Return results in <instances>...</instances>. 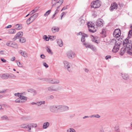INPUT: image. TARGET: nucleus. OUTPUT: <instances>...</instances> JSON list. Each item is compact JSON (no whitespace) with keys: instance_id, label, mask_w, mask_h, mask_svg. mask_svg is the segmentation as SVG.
<instances>
[{"instance_id":"7ed1b4c3","label":"nucleus","mask_w":132,"mask_h":132,"mask_svg":"<svg viewBox=\"0 0 132 132\" xmlns=\"http://www.w3.org/2000/svg\"><path fill=\"white\" fill-rule=\"evenodd\" d=\"M49 109L50 111L52 112H57L58 110H59V105L51 106L50 107Z\"/></svg>"},{"instance_id":"bf43d9fd","label":"nucleus","mask_w":132,"mask_h":132,"mask_svg":"<svg viewBox=\"0 0 132 132\" xmlns=\"http://www.w3.org/2000/svg\"><path fill=\"white\" fill-rule=\"evenodd\" d=\"M43 65L46 68H48V65L45 62L43 63Z\"/></svg>"},{"instance_id":"864d4df0","label":"nucleus","mask_w":132,"mask_h":132,"mask_svg":"<svg viewBox=\"0 0 132 132\" xmlns=\"http://www.w3.org/2000/svg\"><path fill=\"white\" fill-rule=\"evenodd\" d=\"M66 12H63L61 14V19L62 20V17L64 15H65L66 14Z\"/></svg>"},{"instance_id":"a211bd4d","label":"nucleus","mask_w":132,"mask_h":132,"mask_svg":"<svg viewBox=\"0 0 132 132\" xmlns=\"http://www.w3.org/2000/svg\"><path fill=\"white\" fill-rule=\"evenodd\" d=\"M48 90L51 92L57 91L58 89L54 88L53 87H50L48 88Z\"/></svg>"},{"instance_id":"e2e57ef3","label":"nucleus","mask_w":132,"mask_h":132,"mask_svg":"<svg viewBox=\"0 0 132 132\" xmlns=\"http://www.w3.org/2000/svg\"><path fill=\"white\" fill-rule=\"evenodd\" d=\"M100 116L98 114L94 115V117L99 118H100Z\"/></svg>"},{"instance_id":"b1692460","label":"nucleus","mask_w":132,"mask_h":132,"mask_svg":"<svg viewBox=\"0 0 132 132\" xmlns=\"http://www.w3.org/2000/svg\"><path fill=\"white\" fill-rule=\"evenodd\" d=\"M87 35L85 34H82L81 38V41L82 42H83L85 41V37H87Z\"/></svg>"},{"instance_id":"aec40b11","label":"nucleus","mask_w":132,"mask_h":132,"mask_svg":"<svg viewBox=\"0 0 132 132\" xmlns=\"http://www.w3.org/2000/svg\"><path fill=\"white\" fill-rule=\"evenodd\" d=\"M50 123L48 122H45L43 125V129H45L47 128L49 126Z\"/></svg>"},{"instance_id":"2f4dec72","label":"nucleus","mask_w":132,"mask_h":132,"mask_svg":"<svg viewBox=\"0 0 132 132\" xmlns=\"http://www.w3.org/2000/svg\"><path fill=\"white\" fill-rule=\"evenodd\" d=\"M29 125L31 128V127L32 128H36L37 126V124L35 123H29Z\"/></svg>"},{"instance_id":"7c9ffc66","label":"nucleus","mask_w":132,"mask_h":132,"mask_svg":"<svg viewBox=\"0 0 132 132\" xmlns=\"http://www.w3.org/2000/svg\"><path fill=\"white\" fill-rule=\"evenodd\" d=\"M21 55L24 57H27L28 56L27 53L25 51H23L20 52Z\"/></svg>"},{"instance_id":"4468645a","label":"nucleus","mask_w":132,"mask_h":132,"mask_svg":"<svg viewBox=\"0 0 132 132\" xmlns=\"http://www.w3.org/2000/svg\"><path fill=\"white\" fill-rule=\"evenodd\" d=\"M38 15V14L37 13H35L32 15L31 17L30 18H31L32 21H33L37 17Z\"/></svg>"},{"instance_id":"1a4fd4ad","label":"nucleus","mask_w":132,"mask_h":132,"mask_svg":"<svg viewBox=\"0 0 132 132\" xmlns=\"http://www.w3.org/2000/svg\"><path fill=\"white\" fill-rule=\"evenodd\" d=\"M120 44V43H118L117 44H116L112 50V51L113 52L115 53L118 51L119 50Z\"/></svg>"},{"instance_id":"393cba45","label":"nucleus","mask_w":132,"mask_h":132,"mask_svg":"<svg viewBox=\"0 0 132 132\" xmlns=\"http://www.w3.org/2000/svg\"><path fill=\"white\" fill-rule=\"evenodd\" d=\"M15 32V30L14 29H10L8 31V33L10 34H14Z\"/></svg>"},{"instance_id":"3c124183","label":"nucleus","mask_w":132,"mask_h":132,"mask_svg":"<svg viewBox=\"0 0 132 132\" xmlns=\"http://www.w3.org/2000/svg\"><path fill=\"white\" fill-rule=\"evenodd\" d=\"M22 94L21 93H15L14 94V95L15 96H17L19 97Z\"/></svg>"},{"instance_id":"f3484780","label":"nucleus","mask_w":132,"mask_h":132,"mask_svg":"<svg viewBox=\"0 0 132 132\" xmlns=\"http://www.w3.org/2000/svg\"><path fill=\"white\" fill-rule=\"evenodd\" d=\"M79 21V24L80 26L83 25L85 21V20L81 18H79L78 19Z\"/></svg>"},{"instance_id":"69168bd1","label":"nucleus","mask_w":132,"mask_h":132,"mask_svg":"<svg viewBox=\"0 0 132 132\" xmlns=\"http://www.w3.org/2000/svg\"><path fill=\"white\" fill-rule=\"evenodd\" d=\"M41 57L43 59H44L45 58V56L43 54H41L40 55Z\"/></svg>"},{"instance_id":"58836bf2","label":"nucleus","mask_w":132,"mask_h":132,"mask_svg":"<svg viewBox=\"0 0 132 132\" xmlns=\"http://www.w3.org/2000/svg\"><path fill=\"white\" fill-rule=\"evenodd\" d=\"M8 90V89H2L1 90H0V93H6L7 91Z\"/></svg>"},{"instance_id":"c85d7f7f","label":"nucleus","mask_w":132,"mask_h":132,"mask_svg":"<svg viewBox=\"0 0 132 132\" xmlns=\"http://www.w3.org/2000/svg\"><path fill=\"white\" fill-rule=\"evenodd\" d=\"M129 37H128L126 39H125V40H124L123 42V44L125 43L124 42H125V41H126V42H125L127 44H128V43H130V44H131L130 43L131 41L129 40Z\"/></svg>"},{"instance_id":"338daca9","label":"nucleus","mask_w":132,"mask_h":132,"mask_svg":"<svg viewBox=\"0 0 132 132\" xmlns=\"http://www.w3.org/2000/svg\"><path fill=\"white\" fill-rule=\"evenodd\" d=\"M1 60L3 62H5L6 61L3 58H1Z\"/></svg>"},{"instance_id":"bb28decb","label":"nucleus","mask_w":132,"mask_h":132,"mask_svg":"<svg viewBox=\"0 0 132 132\" xmlns=\"http://www.w3.org/2000/svg\"><path fill=\"white\" fill-rule=\"evenodd\" d=\"M83 45L85 46V47L87 48H89L90 47V43L88 42H85L83 43Z\"/></svg>"},{"instance_id":"9d476101","label":"nucleus","mask_w":132,"mask_h":132,"mask_svg":"<svg viewBox=\"0 0 132 132\" xmlns=\"http://www.w3.org/2000/svg\"><path fill=\"white\" fill-rule=\"evenodd\" d=\"M121 31L119 29H115L113 33V34L115 35V36L118 37L121 35Z\"/></svg>"},{"instance_id":"dca6fc26","label":"nucleus","mask_w":132,"mask_h":132,"mask_svg":"<svg viewBox=\"0 0 132 132\" xmlns=\"http://www.w3.org/2000/svg\"><path fill=\"white\" fill-rule=\"evenodd\" d=\"M1 77L3 79H7L9 77V74L4 73L1 76Z\"/></svg>"},{"instance_id":"8fccbe9b","label":"nucleus","mask_w":132,"mask_h":132,"mask_svg":"<svg viewBox=\"0 0 132 132\" xmlns=\"http://www.w3.org/2000/svg\"><path fill=\"white\" fill-rule=\"evenodd\" d=\"M16 63L20 67H22V65L18 61H16Z\"/></svg>"},{"instance_id":"473e14b6","label":"nucleus","mask_w":132,"mask_h":132,"mask_svg":"<svg viewBox=\"0 0 132 132\" xmlns=\"http://www.w3.org/2000/svg\"><path fill=\"white\" fill-rule=\"evenodd\" d=\"M63 0H59L57 2V3H61L60 5H61L62 4V3H63ZM56 3H54L52 5V7H51V9L52 8V7H53V6H54L55 5Z\"/></svg>"},{"instance_id":"39448f33","label":"nucleus","mask_w":132,"mask_h":132,"mask_svg":"<svg viewBox=\"0 0 132 132\" xmlns=\"http://www.w3.org/2000/svg\"><path fill=\"white\" fill-rule=\"evenodd\" d=\"M20 127L23 128H28V131L31 132V129L29 125V123H23L20 125Z\"/></svg>"},{"instance_id":"a19ab883","label":"nucleus","mask_w":132,"mask_h":132,"mask_svg":"<svg viewBox=\"0 0 132 132\" xmlns=\"http://www.w3.org/2000/svg\"><path fill=\"white\" fill-rule=\"evenodd\" d=\"M20 98L19 97L18 98L16 99L15 100V102L16 103H22V101H21V100L20 99Z\"/></svg>"},{"instance_id":"09e8293b","label":"nucleus","mask_w":132,"mask_h":132,"mask_svg":"<svg viewBox=\"0 0 132 132\" xmlns=\"http://www.w3.org/2000/svg\"><path fill=\"white\" fill-rule=\"evenodd\" d=\"M75 129L72 128H71L67 130V132H73L74 131Z\"/></svg>"},{"instance_id":"6ab92c4d","label":"nucleus","mask_w":132,"mask_h":132,"mask_svg":"<svg viewBox=\"0 0 132 132\" xmlns=\"http://www.w3.org/2000/svg\"><path fill=\"white\" fill-rule=\"evenodd\" d=\"M19 97L20 98V99L21 100L22 103L24 102L27 99V98L26 97L22 96V94Z\"/></svg>"},{"instance_id":"4c0bfd02","label":"nucleus","mask_w":132,"mask_h":132,"mask_svg":"<svg viewBox=\"0 0 132 132\" xmlns=\"http://www.w3.org/2000/svg\"><path fill=\"white\" fill-rule=\"evenodd\" d=\"M28 92H33V93H34V94H36V91L35 90L32 89H28Z\"/></svg>"},{"instance_id":"e433bc0d","label":"nucleus","mask_w":132,"mask_h":132,"mask_svg":"<svg viewBox=\"0 0 132 132\" xmlns=\"http://www.w3.org/2000/svg\"><path fill=\"white\" fill-rule=\"evenodd\" d=\"M33 21H31V18L30 17L27 19L26 21V23L27 24H28L32 22Z\"/></svg>"},{"instance_id":"4d7b16f0","label":"nucleus","mask_w":132,"mask_h":132,"mask_svg":"<svg viewBox=\"0 0 132 132\" xmlns=\"http://www.w3.org/2000/svg\"><path fill=\"white\" fill-rule=\"evenodd\" d=\"M128 36L129 37L130 36H132V30L129 31L128 32Z\"/></svg>"},{"instance_id":"de8ad7c7","label":"nucleus","mask_w":132,"mask_h":132,"mask_svg":"<svg viewBox=\"0 0 132 132\" xmlns=\"http://www.w3.org/2000/svg\"><path fill=\"white\" fill-rule=\"evenodd\" d=\"M47 98L49 100H51L53 99L54 98V97L52 95H50L48 96L47 97Z\"/></svg>"},{"instance_id":"c9c22d12","label":"nucleus","mask_w":132,"mask_h":132,"mask_svg":"<svg viewBox=\"0 0 132 132\" xmlns=\"http://www.w3.org/2000/svg\"><path fill=\"white\" fill-rule=\"evenodd\" d=\"M51 12V10H50L47 11H46V13L44 14V16H47Z\"/></svg>"},{"instance_id":"f8f14e48","label":"nucleus","mask_w":132,"mask_h":132,"mask_svg":"<svg viewBox=\"0 0 132 132\" xmlns=\"http://www.w3.org/2000/svg\"><path fill=\"white\" fill-rule=\"evenodd\" d=\"M63 63L64 67L66 68H67L68 70L70 71V70L69 69L70 67L69 62L67 61H63Z\"/></svg>"},{"instance_id":"a18cd8bd","label":"nucleus","mask_w":132,"mask_h":132,"mask_svg":"<svg viewBox=\"0 0 132 132\" xmlns=\"http://www.w3.org/2000/svg\"><path fill=\"white\" fill-rule=\"evenodd\" d=\"M56 36H50L49 37V39H51L52 40H54L55 39Z\"/></svg>"},{"instance_id":"72a5a7b5","label":"nucleus","mask_w":132,"mask_h":132,"mask_svg":"<svg viewBox=\"0 0 132 132\" xmlns=\"http://www.w3.org/2000/svg\"><path fill=\"white\" fill-rule=\"evenodd\" d=\"M13 42L11 41H8L6 43V45L9 46L11 47Z\"/></svg>"},{"instance_id":"0eeeda50","label":"nucleus","mask_w":132,"mask_h":132,"mask_svg":"<svg viewBox=\"0 0 132 132\" xmlns=\"http://www.w3.org/2000/svg\"><path fill=\"white\" fill-rule=\"evenodd\" d=\"M67 56L68 58L72 59L75 57V54L72 51H69L67 53Z\"/></svg>"},{"instance_id":"13d9d810","label":"nucleus","mask_w":132,"mask_h":132,"mask_svg":"<svg viewBox=\"0 0 132 132\" xmlns=\"http://www.w3.org/2000/svg\"><path fill=\"white\" fill-rule=\"evenodd\" d=\"M106 30L104 29H103L101 33L102 34H103L105 35V34Z\"/></svg>"},{"instance_id":"37998d69","label":"nucleus","mask_w":132,"mask_h":132,"mask_svg":"<svg viewBox=\"0 0 132 132\" xmlns=\"http://www.w3.org/2000/svg\"><path fill=\"white\" fill-rule=\"evenodd\" d=\"M38 8L37 7H36L35 9L32 10L31 12H30V13H31V14H32L34 13L35 12L37 11V10H38Z\"/></svg>"},{"instance_id":"0e129e2a","label":"nucleus","mask_w":132,"mask_h":132,"mask_svg":"<svg viewBox=\"0 0 132 132\" xmlns=\"http://www.w3.org/2000/svg\"><path fill=\"white\" fill-rule=\"evenodd\" d=\"M68 6V5H67L66 7H63L62 9L61 10V11H62L63 10H65L67 9V6Z\"/></svg>"},{"instance_id":"6e6552de","label":"nucleus","mask_w":132,"mask_h":132,"mask_svg":"<svg viewBox=\"0 0 132 132\" xmlns=\"http://www.w3.org/2000/svg\"><path fill=\"white\" fill-rule=\"evenodd\" d=\"M118 5L116 2L112 3L110 7V10L112 11L114 10H116L117 8Z\"/></svg>"},{"instance_id":"f257e3e1","label":"nucleus","mask_w":132,"mask_h":132,"mask_svg":"<svg viewBox=\"0 0 132 132\" xmlns=\"http://www.w3.org/2000/svg\"><path fill=\"white\" fill-rule=\"evenodd\" d=\"M125 42L126 41L124 42L125 43H123V47L121 48L120 54L121 55H122L127 51L128 54L132 55V44L129 43L126 44Z\"/></svg>"},{"instance_id":"a878e982","label":"nucleus","mask_w":132,"mask_h":132,"mask_svg":"<svg viewBox=\"0 0 132 132\" xmlns=\"http://www.w3.org/2000/svg\"><path fill=\"white\" fill-rule=\"evenodd\" d=\"M15 49H17L18 48V45L15 42H13L11 47Z\"/></svg>"},{"instance_id":"c03bdc74","label":"nucleus","mask_w":132,"mask_h":132,"mask_svg":"<svg viewBox=\"0 0 132 132\" xmlns=\"http://www.w3.org/2000/svg\"><path fill=\"white\" fill-rule=\"evenodd\" d=\"M46 50L47 52L49 53H52L51 51V49L49 47L47 46L46 48Z\"/></svg>"},{"instance_id":"4be33fe9","label":"nucleus","mask_w":132,"mask_h":132,"mask_svg":"<svg viewBox=\"0 0 132 132\" xmlns=\"http://www.w3.org/2000/svg\"><path fill=\"white\" fill-rule=\"evenodd\" d=\"M57 43L60 47H62L63 45V43L61 39H58L57 41Z\"/></svg>"},{"instance_id":"49530a36","label":"nucleus","mask_w":132,"mask_h":132,"mask_svg":"<svg viewBox=\"0 0 132 132\" xmlns=\"http://www.w3.org/2000/svg\"><path fill=\"white\" fill-rule=\"evenodd\" d=\"M89 48L92 49L93 51H96V48L93 47L92 45H91Z\"/></svg>"},{"instance_id":"603ef678","label":"nucleus","mask_w":132,"mask_h":132,"mask_svg":"<svg viewBox=\"0 0 132 132\" xmlns=\"http://www.w3.org/2000/svg\"><path fill=\"white\" fill-rule=\"evenodd\" d=\"M44 38L46 41H48L49 40V38L46 35H45L44 36Z\"/></svg>"},{"instance_id":"680f3d73","label":"nucleus","mask_w":132,"mask_h":132,"mask_svg":"<svg viewBox=\"0 0 132 132\" xmlns=\"http://www.w3.org/2000/svg\"><path fill=\"white\" fill-rule=\"evenodd\" d=\"M115 130L116 132H121L119 128H116Z\"/></svg>"},{"instance_id":"5fc2aeb1","label":"nucleus","mask_w":132,"mask_h":132,"mask_svg":"<svg viewBox=\"0 0 132 132\" xmlns=\"http://www.w3.org/2000/svg\"><path fill=\"white\" fill-rule=\"evenodd\" d=\"M2 118L4 120L7 119V117L6 116H4L2 117Z\"/></svg>"},{"instance_id":"f704fd0d","label":"nucleus","mask_w":132,"mask_h":132,"mask_svg":"<svg viewBox=\"0 0 132 132\" xmlns=\"http://www.w3.org/2000/svg\"><path fill=\"white\" fill-rule=\"evenodd\" d=\"M19 41L21 43H24L26 41V39L23 37L19 39Z\"/></svg>"},{"instance_id":"ea45409f","label":"nucleus","mask_w":132,"mask_h":132,"mask_svg":"<svg viewBox=\"0 0 132 132\" xmlns=\"http://www.w3.org/2000/svg\"><path fill=\"white\" fill-rule=\"evenodd\" d=\"M52 84H58L59 83V80L56 79H53Z\"/></svg>"},{"instance_id":"2eb2a0df","label":"nucleus","mask_w":132,"mask_h":132,"mask_svg":"<svg viewBox=\"0 0 132 132\" xmlns=\"http://www.w3.org/2000/svg\"><path fill=\"white\" fill-rule=\"evenodd\" d=\"M91 38L92 41L94 42L98 43V42L97 40V37H95L93 35L90 36Z\"/></svg>"},{"instance_id":"774afa93","label":"nucleus","mask_w":132,"mask_h":132,"mask_svg":"<svg viewBox=\"0 0 132 132\" xmlns=\"http://www.w3.org/2000/svg\"><path fill=\"white\" fill-rule=\"evenodd\" d=\"M0 54H1L3 55L4 54V51L3 50H1L0 51Z\"/></svg>"},{"instance_id":"423d86ee","label":"nucleus","mask_w":132,"mask_h":132,"mask_svg":"<svg viewBox=\"0 0 132 132\" xmlns=\"http://www.w3.org/2000/svg\"><path fill=\"white\" fill-rule=\"evenodd\" d=\"M59 110L62 111H68L69 110V107L65 105H59Z\"/></svg>"},{"instance_id":"c756f323","label":"nucleus","mask_w":132,"mask_h":132,"mask_svg":"<svg viewBox=\"0 0 132 132\" xmlns=\"http://www.w3.org/2000/svg\"><path fill=\"white\" fill-rule=\"evenodd\" d=\"M15 28L17 30H20L22 28V27L21 24H18L16 25L15 26Z\"/></svg>"},{"instance_id":"79ce46f5","label":"nucleus","mask_w":132,"mask_h":132,"mask_svg":"<svg viewBox=\"0 0 132 132\" xmlns=\"http://www.w3.org/2000/svg\"><path fill=\"white\" fill-rule=\"evenodd\" d=\"M9 77L12 79H15L16 78V76L12 74H9Z\"/></svg>"},{"instance_id":"ddd939ff","label":"nucleus","mask_w":132,"mask_h":132,"mask_svg":"<svg viewBox=\"0 0 132 132\" xmlns=\"http://www.w3.org/2000/svg\"><path fill=\"white\" fill-rule=\"evenodd\" d=\"M123 79L126 80L128 79L129 78V76L126 73H121Z\"/></svg>"},{"instance_id":"052dcab7","label":"nucleus","mask_w":132,"mask_h":132,"mask_svg":"<svg viewBox=\"0 0 132 132\" xmlns=\"http://www.w3.org/2000/svg\"><path fill=\"white\" fill-rule=\"evenodd\" d=\"M111 57V56L109 55H107L105 57V59L106 60H108Z\"/></svg>"},{"instance_id":"cd10ccee","label":"nucleus","mask_w":132,"mask_h":132,"mask_svg":"<svg viewBox=\"0 0 132 132\" xmlns=\"http://www.w3.org/2000/svg\"><path fill=\"white\" fill-rule=\"evenodd\" d=\"M59 30V28H56L55 27H54L52 28V31L54 33L58 31Z\"/></svg>"},{"instance_id":"412c9836","label":"nucleus","mask_w":132,"mask_h":132,"mask_svg":"<svg viewBox=\"0 0 132 132\" xmlns=\"http://www.w3.org/2000/svg\"><path fill=\"white\" fill-rule=\"evenodd\" d=\"M37 106H41L42 104H45V102L44 101H38L37 102Z\"/></svg>"},{"instance_id":"9b49d317","label":"nucleus","mask_w":132,"mask_h":132,"mask_svg":"<svg viewBox=\"0 0 132 132\" xmlns=\"http://www.w3.org/2000/svg\"><path fill=\"white\" fill-rule=\"evenodd\" d=\"M23 34V33L22 31L19 32H18L16 35L15 36L14 39V40H15L16 39H17L20 38L22 36Z\"/></svg>"},{"instance_id":"20e7f679","label":"nucleus","mask_w":132,"mask_h":132,"mask_svg":"<svg viewBox=\"0 0 132 132\" xmlns=\"http://www.w3.org/2000/svg\"><path fill=\"white\" fill-rule=\"evenodd\" d=\"M91 7L95 9L101 6L100 1L97 0L93 2L91 4Z\"/></svg>"},{"instance_id":"6e6d98bb","label":"nucleus","mask_w":132,"mask_h":132,"mask_svg":"<svg viewBox=\"0 0 132 132\" xmlns=\"http://www.w3.org/2000/svg\"><path fill=\"white\" fill-rule=\"evenodd\" d=\"M53 79L52 78H49L48 79V81L50 83H52V82H53Z\"/></svg>"},{"instance_id":"f03ea898","label":"nucleus","mask_w":132,"mask_h":132,"mask_svg":"<svg viewBox=\"0 0 132 132\" xmlns=\"http://www.w3.org/2000/svg\"><path fill=\"white\" fill-rule=\"evenodd\" d=\"M89 31L90 32H94L96 31L97 29L94 27V24L91 22L87 23Z\"/></svg>"},{"instance_id":"5701e85b","label":"nucleus","mask_w":132,"mask_h":132,"mask_svg":"<svg viewBox=\"0 0 132 132\" xmlns=\"http://www.w3.org/2000/svg\"><path fill=\"white\" fill-rule=\"evenodd\" d=\"M96 25L98 27L102 26H103V23L101 21L98 20L97 22Z\"/></svg>"}]
</instances>
